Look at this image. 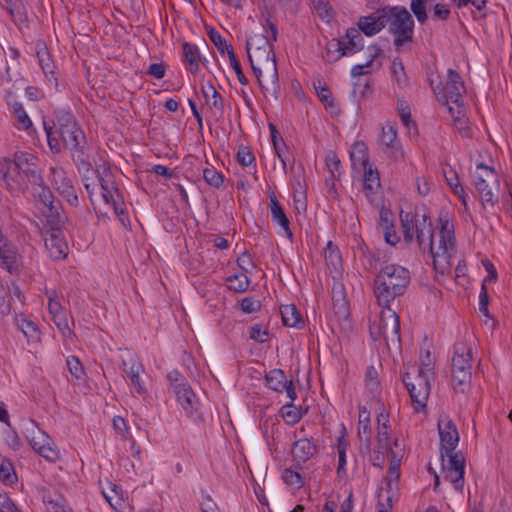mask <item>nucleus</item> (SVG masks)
Here are the masks:
<instances>
[{
	"label": "nucleus",
	"mask_w": 512,
	"mask_h": 512,
	"mask_svg": "<svg viewBox=\"0 0 512 512\" xmlns=\"http://www.w3.org/2000/svg\"><path fill=\"white\" fill-rule=\"evenodd\" d=\"M400 218L404 240L412 242L415 235L422 253H428L432 258L435 271L442 275L449 273L450 258L455 252L454 232L449 221L440 219L439 244L435 247L433 225L425 213L420 216L417 212L401 211Z\"/></svg>",
	"instance_id": "nucleus-1"
},
{
	"label": "nucleus",
	"mask_w": 512,
	"mask_h": 512,
	"mask_svg": "<svg viewBox=\"0 0 512 512\" xmlns=\"http://www.w3.org/2000/svg\"><path fill=\"white\" fill-rule=\"evenodd\" d=\"M410 282V272L398 264H389L380 269L374 280V294L382 307H388L391 302L406 291Z\"/></svg>",
	"instance_id": "nucleus-2"
},
{
	"label": "nucleus",
	"mask_w": 512,
	"mask_h": 512,
	"mask_svg": "<svg viewBox=\"0 0 512 512\" xmlns=\"http://www.w3.org/2000/svg\"><path fill=\"white\" fill-rule=\"evenodd\" d=\"M246 50L251 68L263 94L266 97L276 98L280 91V84L274 55L271 57L266 47H257L251 54L249 41L246 43Z\"/></svg>",
	"instance_id": "nucleus-3"
},
{
	"label": "nucleus",
	"mask_w": 512,
	"mask_h": 512,
	"mask_svg": "<svg viewBox=\"0 0 512 512\" xmlns=\"http://www.w3.org/2000/svg\"><path fill=\"white\" fill-rule=\"evenodd\" d=\"M389 32L394 36L393 45L400 51L406 44L413 42L414 20L405 7L393 6Z\"/></svg>",
	"instance_id": "nucleus-4"
},
{
	"label": "nucleus",
	"mask_w": 512,
	"mask_h": 512,
	"mask_svg": "<svg viewBox=\"0 0 512 512\" xmlns=\"http://www.w3.org/2000/svg\"><path fill=\"white\" fill-rule=\"evenodd\" d=\"M431 371L422 367L417 368V374L411 378V374L406 372L403 374V383L405 384L415 412H420L426 407V403L430 394V376Z\"/></svg>",
	"instance_id": "nucleus-5"
},
{
	"label": "nucleus",
	"mask_w": 512,
	"mask_h": 512,
	"mask_svg": "<svg viewBox=\"0 0 512 512\" xmlns=\"http://www.w3.org/2000/svg\"><path fill=\"white\" fill-rule=\"evenodd\" d=\"M54 132L59 136L65 147H76L85 136L77 125L75 117L69 111L59 109L55 111Z\"/></svg>",
	"instance_id": "nucleus-6"
},
{
	"label": "nucleus",
	"mask_w": 512,
	"mask_h": 512,
	"mask_svg": "<svg viewBox=\"0 0 512 512\" xmlns=\"http://www.w3.org/2000/svg\"><path fill=\"white\" fill-rule=\"evenodd\" d=\"M104 201L111 204L116 215L124 213V199L120 193L110 168H104L98 175Z\"/></svg>",
	"instance_id": "nucleus-7"
},
{
	"label": "nucleus",
	"mask_w": 512,
	"mask_h": 512,
	"mask_svg": "<svg viewBox=\"0 0 512 512\" xmlns=\"http://www.w3.org/2000/svg\"><path fill=\"white\" fill-rule=\"evenodd\" d=\"M442 459V467L446 471L448 479L456 490H462L464 486L465 458L462 454L453 451L445 453Z\"/></svg>",
	"instance_id": "nucleus-8"
},
{
	"label": "nucleus",
	"mask_w": 512,
	"mask_h": 512,
	"mask_svg": "<svg viewBox=\"0 0 512 512\" xmlns=\"http://www.w3.org/2000/svg\"><path fill=\"white\" fill-rule=\"evenodd\" d=\"M15 169L20 170L21 175L30 185H36L41 182V175L38 169V158L29 152L16 151L13 154Z\"/></svg>",
	"instance_id": "nucleus-9"
},
{
	"label": "nucleus",
	"mask_w": 512,
	"mask_h": 512,
	"mask_svg": "<svg viewBox=\"0 0 512 512\" xmlns=\"http://www.w3.org/2000/svg\"><path fill=\"white\" fill-rule=\"evenodd\" d=\"M0 178L11 191H25L29 188L20 170L15 169V163L7 157L0 159Z\"/></svg>",
	"instance_id": "nucleus-10"
},
{
	"label": "nucleus",
	"mask_w": 512,
	"mask_h": 512,
	"mask_svg": "<svg viewBox=\"0 0 512 512\" xmlns=\"http://www.w3.org/2000/svg\"><path fill=\"white\" fill-rule=\"evenodd\" d=\"M382 335H384V341L388 345L389 342L399 343L400 342V323L399 317L394 310L388 307H383V310L379 315Z\"/></svg>",
	"instance_id": "nucleus-11"
},
{
	"label": "nucleus",
	"mask_w": 512,
	"mask_h": 512,
	"mask_svg": "<svg viewBox=\"0 0 512 512\" xmlns=\"http://www.w3.org/2000/svg\"><path fill=\"white\" fill-rule=\"evenodd\" d=\"M45 247L53 260H62L67 256L68 245L61 229H49L43 234Z\"/></svg>",
	"instance_id": "nucleus-12"
},
{
	"label": "nucleus",
	"mask_w": 512,
	"mask_h": 512,
	"mask_svg": "<svg viewBox=\"0 0 512 512\" xmlns=\"http://www.w3.org/2000/svg\"><path fill=\"white\" fill-rule=\"evenodd\" d=\"M438 430L440 437V455L441 458L445 457V453H452L455 451L460 436L455 423L452 420H447L445 423L438 422Z\"/></svg>",
	"instance_id": "nucleus-13"
},
{
	"label": "nucleus",
	"mask_w": 512,
	"mask_h": 512,
	"mask_svg": "<svg viewBox=\"0 0 512 512\" xmlns=\"http://www.w3.org/2000/svg\"><path fill=\"white\" fill-rule=\"evenodd\" d=\"M380 147L382 152L394 161L401 160L404 157L402 147L397 141V131L393 126L389 125L382 128Z\"/></svg>",
	"instance_id": "nucleus-14"
},
{
	"label": "nucleus",
	"mask_w": 512,
	"mask_h": 512,
	"mask_svg": "<svg viewBox=\"0 0 512 512\" xmlns=\"http://www.w3.org/2000/svg\"><path fill=\"white\" fill-rule=\"evenodd\" d=\"M347 41L333 40L329 43V49L334 48L340 52L339 58L348 54L355 53L363 49V37L359 30L349 28L346 32Z\"/></svg>",
	"instance_id": "nucleus-15"
},
{
	"label": "nucleus",
	"mask_w": 512,
	"mask_h": 512,
	"mask_svg": "<svg viewBox=\"0 0 512 512\" xmlns=\"http://www.w3.org/2000/svg\"><path fill=\"white\" fill-rule=\"evenodd\" d=\"M173 392L188 417L194 420L201 419V413H199L200 402L188 384Z\"/></svg>",
	"instance_id": "nucleus-16"
},
{
	"label": "nucleus",
	"mask_w": 512,
	"mask_h": 512,
	"mask_svg": "<svg viewBox=\"0 0 512 512\" xmlns=\"http://www.w3.org/2000/svg\"><path fill=\"white\" fill-rule=\"evenodd\" d=\"M465 92L466 88L459 73L454 69H449L447 71L446 85L443 88L445 100L458 104Z\"/></svg>",
	"instance_id": "nucleus-17"
},
{
	"label": "nucleus",
	"mask_w": 512,
	"mask_h": 512,
	"mask_svg": "<svg viewBox=\"0 0 512 512\" xmlns=\"http://www.w3.org/2000/svg\"><path fill=\"white\" fill-rule=\"evenodd\" d=\"M267 386L276 391H286L287 396L293 402L296 399V391L293 382L286 379V375L281 369H272L265 376Z\"/></svg>",
	"instance_id": "nucleus-18"
},
{
	"label": "nucleus",
	"mask_w": 512,
	"mask_h": 512,
	"mask_svg": "<svg viewBox=\"0 0 512 512\" xmlns=\"http://www.w3.org/2000/svg\"><path fill=\"white\" fill-rule=\"evenodd\" d=\"M36 56L39 65L50 82L57 85V78L55 77V64L51 58L48 47L45 42L37 41L36 43Z\"/></svg>",
	"instance_id": "nucleus-19"
},
{
	"label": "nucleus",
	"mask_w": 512,
	"mask_h": 512,
	"mask_svg": "<svg viewBox=\"0 0 512 512\" xmlns=\"http://www.w3.org/2000/svg\"><path fill=\"white\" fill-rule=\"evenodd\" d=\"M269 199L272 221L283 228L287 237L291 238L293 233L290 229V222L284 212V209L273 192L269 195Z\"/></svg>",
	"instance_id": "nucleus-20"
},
{
	"label": "nucleus",
	"mask_w": 512,
	"mask_h": 512,
	"mask_svg": "<svg viewBox=\"0 0 512 512\" xmlns=\"http://www.w3.org/2000/svg\"><path fill=\"white\" fill-rule=\"evenodd\" d=\"M317 452V447L310 439L297 440L292 447V455L298 463H305Z\"/></svg>",
	"instance_id": "nucleus-21"
},
{
	"label": "nucleus",
	"mask_w": 512,
	"mask_h": 512,
	"mask_svg": "<svg viewBox=\"0 0 512 512\" xmlns=\"http://www.w3.org/2000/svg\"><path fill=\"white\" fill-rule=\"evenodd\" d=\"M451 370H468L471 371V349L464 343L455 345V352L452 358Z\"/></svg>",
	"instance_id": "nucleus-22"
},
{
	"label": "nucleus",
	"mask_w": 512,
	"mask_h": 512,
	"mask_svg": "<svg viewBox=\"0 0 512 512\" xmlns=\"http://www.w3.org/2000/svg\"><path fill=\"white\" fill-rule=\"evenodd\" d=\"M85 141H79L76 147H67L72 152V159L77 166L80 174L87 178V174L92 172V165L84 152Z\"/></svg>",
	"instance_id": "nucleus-23"
},
{
	"label": "nucleus",
	"mask_w": 512,
	"mask_h": 512,
	"mask_svg": "<svg viewBox=\"0 0 512 512\" xmlns=\"http://www.w3.org/2000/svg\"><path fill=\"white\" fill-rule=\"evenodd\" d=\"M473 184L480 196L483 207L484 208H487L488 206L494 207V205L499 200V191L500 190H496L494 192L492 189L489 188L490 184L485 182V180L473 182Z\"/></svg>",
	"instance_id": "nucleus-24"
},
{
	"label": "nucleus",
	"mask_w": 512,
	"mask_h": 512,
	"mask_svg": "<svg viewBox=\"0 0 512 512\" xmlns=\"http://www.w3.org/2000/svg\"><path fill=\"white\" fill-rule=\"evenodd\" d=\"M485 180L488 184H490V189H492L494 192L496 190H500V184L498 180L497 173L495 170L487 165L484 164H478L477 170L474 174V180L473 182Z\"/></svg>",
	"instance_id": "nucleus-25"
},
{
	"label": "nucleus",
	"mask_w": 512,
	"mask_h": 512,
	"mask_svg": "<svg viewBox=\"0 0 512 512\" xmlns=\"http://www.w3.org/2000/svg\"><path fill=\"white\" fill-rule=\"evenodd\" d=\"M452 386L456 393H467L471 388L472 372L468 370H451Z\"/></svg>",
	"instance_id": "nucleus-26"
},
{
	"label": "nucleus",
	"mask_w": 512,
	"mask_h": 512,
	"mask_svg": "<svg viewBox=\"0 0 512 512\" xmlns=\"http://www.w3.org/2000/svg\"><path fill=\"white\" fill-rule=\"evenodd\" d=\"M185 62L188 63V70L195 74L199 70L200 53L195 44L185 42L182 46Z\"/></svg>",
	"instance_id": "nucleus-27"
},
{
	"label": "nucleus",
	"mask_w": 512,
	"mask_h": 512,
	"mask_svg": "<svg viewBox=\"0 0 512 512\" xmlns=\"http://www.w3.org/2000/svg\"><path fill=\"white\" fill-rule=\"evenodd\" d=\"M47 223L50 226V229H61L62 225L65 221V216L61 213V206L59 204V201H57V204L54 206H50L45 210H42Z\"/></svg>",
	"instance_id": "nucleus-28"
},
{
	"label": "nucleus",
	"mask_w": 512,
	"mask_h": 512,
	"mask_svg": "<svg viewBox=\"0 0 512 512\" xmlns=\"http://www.w3.org/2000/svg\"><path fill=\"white\" fill-rule=\"evenodd\" d=\"M210 107L211 114L216 122H222L225 116V101L219 92L213 91V97L206 100Z\"/></svg>",
	"instance_id": "nucleus-29"
},
{
	"label": "nucleus",
	"mask_w": 512,
	"mask_h": 512,
	"mask_svg": "<svg viewBox=\"0 0 512 512\" xmlns=\"http://www.w3.org/2000/svg\"><path fill=\"white\" fill-rule=\"evenodd\" d=\"M282 322L287 327H298L302 318L294 305H286L281 308Z\"/></svg>",
	"instance_id": "nucleus-30"
},
{
	"label": "nucleus",
	"mask_w": 512,
	"mask_h": 512,
	"mask_svg": "<svg viewBox=\"0 0 512 512\" xmlns=\"http://www.w3.org/2000/svg\"><path fill=\"white\" fill-rule=\"evenodd\" d=\"M51 177L52 185L58 192L72 185L71 179L61 167H52Z\"/></svg>",
	"instance_id": "nucleus-31"
},
{
	"label": "nucleus",
	"mask_w": 512,
	"mask_h": 512,
	"mask_svg": "<svg viewBox=\"0 0 512 512\" xmlns=\"http://www.w3.org/2000/svg\"><path fill=\"white\" fill-rule=\"evenodd\" d=\"M228 287L235 292H245L249 287V278L246 273H238L227 278Z\"/></svg>",
	"instance_id": "nucleus-32"
},
{
	"label": "nucleus",
	"mask_w": 512,
	"mask_h": 512,
	"mask_svg": "<svg viewBox=\"0 0 512 512\" xmlns=\"http://www.w3.org/2000/svg\"><path fill=\"white\" fill-rule=\"evenodd\" d=\"M325 260L328 266L338 269L341 266V255L339 249L331 241L328 242L325 248Z\"/></svg>",
	"instance_id": "nucleus-33"
},
{
	"label": "nucleus",
	"mask_w": 512,
	"mask_h": 512,
	"mask_svg": "<svg viewBox=\"0 0 512 512\" xmlns=\"http://www.w3.org/2000/svg\"><path fill=\"white\" fill-rule=\"evenodd\" d=\"M16 321L17 326L21 329V331L28 339L37 338L38 328L37 325L32 320L26 318L24 315H20V317L17 318Z\"/></svg>",
	"instance_id": "nucleus-34"
},
{
	"label": "nucleus",
	"mask_w": 512,
	"mask_h": 512,
	"mask_svg": "<svg viewBox=\"0 0 512 512\" xmlns=\"http://www.w3.org/2000/svg\"><path fill=\"white\" fill-rule=\"evenodd\" d=\"M392 7L387 6L380 9H377L371 16L374 18L378 29L381 31L387 24L390 26V21L392 18Z\"/></svg>",
	"instance_id": "nucleus-35"
},
{
	"label": "nucleus",
	"mask_w": 512,
	"mask_h": 512,
	"mask_svg": "<svg viewBox=\"0 0 512 512\" xmlns=\"http://www.w3.org/2000/svg\"><path fill=\"white\" fill-rule=\"evenodd\" d=\"M43 502L48 506L51 512H73L71 508L64 505V498L62 496L52 497L51 495H45Z\"/></svg>",
	"instance_id": "nucleus-36"
},
{
	"label": "nucleus",
	"mask_w": 512,
	"mask_h": 512,
	"mask_svg": "<svg viewBox=\"0 0 512 512\" xmlns=\"http://www.w3.org/2000/svg\"><path fill=\"white\" fill-rule=\"evenodd\" d=\"M389 419H385V422L382 423V426H378L377 433V448L385 449L391 451V446L389 442Z\"/></svg>",
	"instance_id": "nucleus-37"
},
{
	"label": "nucleus",
	"mask_w": 512,
	"mask_h": 512,
	"mask_svg": "<svg viewBox=\"0 0 512 512\" xmlns=\"http://www.w3.org/2000/svg\"><path fill=\"white\" fill-rule=\"evenodd\" d=\"M282 415L286 423L289 425L298 423L302 418L301 409L295 407L292 403L286 404L282 407Z\"/></svg>",
	"instance_id": "nucleus-38"
},
{
	"label": "nucleus",
	"mask_w": 512,
	"mask_h": 512,
	"mask_svg": "<svg viewBox=\"0 0 512 512\" xmlns=\"http://www.w3.org/2000/svg\"><path fill=\"white\" fill-rule=\"evenodd\" d=\"M313 85L321 102L326 107H332L334 105V99L329 88L326 87L325 84H323L320 79H318L317 82L314 81Z\"/></svg>",
	"instance_id": "nucleus-39"
},
{
	"label": "nucleus",
	"mask_w": 512,
	"mask_h": 512,
	"mask_svg": "<svg viewBox=\"0 0 512 512\" xmlns=\"http://www.w3.org/2000/svg\"><path fill=\"white\" fill-rule=\"evenodd\" d=\"M428 0H411L410 10L416 17L419 23L423 24L427 21L426 4Z\"/></svg>",
	"instance_id": "nucleus-40"
},
{
	"label": "nucleus",
	"mask_w": 512,
	"mask_h": 512,
	"mask_svg": "<svg viewBox=\"0 0 512 512\" xmlns=\"http://www.w3.org/2000/svg\"><path fill=\"white\" fill-rule=\"evenodd\" d=\"M0 479L5 484H13L17 480L12 463L4 459L0 465Z\"/></svg>",
	"instance_id": "nucleus-41"
},
{
	"label": "nucleus",
	"mask_w": 512,
	"mask_h": 512,
	"mask_svg": "<svg viewBox=\"0 0 512 512\" xmlns=\"http://www.w3.org/2000/svg\"><path fill=\"white\" fill-rule=\"evenodd\" d=\"M358 27L366 36H373L380 32L374 18L369 16L360 17Z\"/></svg>",
	"instance_id": "nucleus-42"
},
{
	"label": "nucleus",
	"mask_w": 512,
	"mask_h": 512,
	"mask_svg": "<svg viewBox=\"0 0 512 512\" xmlns=\"http://www.w3.org/2000/svg\"><path fill=\"white\" fill-rule=\"evenodd\" d=\"M204 180L214 188H220L224 182L223 175L218 172L215 168H205L203 170Z\"/></svg>",
	"instance_id": "nucleus-43"
},
{
	"label": "nucleus",
	"mask_w": 512,
	"mask_h": 512,
	"mask_svg": "<svg viewBox=\"0 0 512 512\" xmlns=\"http://www.w3.org/2000/svg\"><path fill=\"white\" fill-rule=\"evenodd\" d=\"M364 189H368L370 191L374 190L375 188L380 186V178L379 173L376 171H373L371 166L364 167Z\"/></svg>",
	"instance_id": "nucleus-44"
},
{
	"label": "nucleus",
	"mask_w": 512,
	"mask_h": 512,
	"mask_svg": "<svg viewBox=\"0 0 512 512\" xmlns=\"http://www.w3.org/2000/svg\"><path fill=\"white\" fill-rule=\"evenodd\" d=\"M29 443L32 448L37 452L38 448L44 446L46 443L49 444L50 437L43 431L37 429V431H31L30 435H27Z\"/></svg>",
	"instance_id": "nucleus-45"
},
{
	"label": "nucleus",
	"mask_w": 512,
	"mask_h": 512,
	"mask_svg": "<svg viewBox=\"0 0 512 512\" xmlns=\"http://www.w3.org/2000/svg\"><path fill=\"white\" fill-rule=\"evenodd\" d=\"M326 166L329 169L332 178L338 179L340 177L341 162L335 152L329 151L325 158Z\"/></svg>",
	"instance_id": "nucleus-46"
},
{
	"label": "nucleus",
	"mask_w": 512,
	"mask_h": 512,
	"mask_svg": "<svg viewBox=\"0 0 512 512\" xmlns=\"http://www.w3.org/2000/svg\"><path fill=\"white\" fill-rule=\"evenodd\" d=\"M37 453L50 462H55L60 458L59 450L51 440L49 444L46 443L41 448H38Z\"/></svg>",
	"instance_id": "nucleus-47"
},
{
	"label": "nucleus",
	"mask_w": 512,
	"mask_h": 512,
	"mask_svg": "<svg viewBox=\"0 0 512 512\" xmlns=\"http://www.w3.org/2000/svg\"><path fill=\"white\" fill-rule=\"evenodd\" d=\"M370 49H373V53L370 54V59L365 64H357L352 67L351 75L353 77H358L368 73V71H366L365 69L371 66L373 60L377 57L378 53L380 52V49L377 46H372L370 47Z\"/></svg>",
	"instance_id": "nucleus-48"
},
{
	"label": "nucleus",
	"mask_w": 512,
	"mask_h": 512,
	"mask_svg": "<svg viewBox=\"0 0 512 512\" xmlns=\"http://www.w3.org/2000/svg\"><path fill=\"white\" fill-rule=\"evenodd\" d=\"M208 36L220 53L223 54L225 51L228 53L229 49H233V47L230 44H227L215 29L210 28Z\"/></svg>",
	"instance_id": "nucleus-49"
},
{
	"label": "nucleus",
	"mask_w": 512,
	"mask_h": 512,
	"mask_svg": "<svg viewBox=\"0 0 512 512\" xmlns=\"http://www.w3.org/2000/svg\"><path fill=\"white\" fill-rule=\"evenodd\" d=\"M351 160L354 162L357 158L361 161L363 167L368 166V157L366 155V147L362 142H356L350 152Z\"/></svg>",
	"instance_id": "nucleus-50"
},
{
	"label": "nucleus",
	"mask_w": 512,
	"mask_h": 512,
	"mask_svg": "<svg viewBox=\"0 0 512 512\" xmlns=\"http://www.w3.org/2000/svg\"><path fill=\"white\" fill-rule=\"evenodd\" d=\"M52 320L64 337H70L73 335V332L69 327L68 319L64 312L52 316Z\"/></svg>",
	"instance_id": "nucleus-51"
},
{
	"label": "nucleus",
	"mask_w": 512,
	"mask_h": 512,
	"mask_svg": "<svg viewBox=\"0 0 512 512\" xmlns=\"http://www.w3.org/2000/svg\"><path fill=\"white\" fill-rule=\"evenodd\" d=\"M43 124H44V130L46 132L47 141H48V145H49L50 149L55 153L60 152L61 145H60L59 139L57 137H55L56 133L54 132V127L49 125L46 121H44Z\"/></svg>",
	"instance_id": "nucleus-52"
},
{
	"label": "nucleus",
	"mask_w": 512,
	"mask_h": 512,
	"mask_svg": "<svg viewBox=\"0 0 512 512\" xmlns=\"http://www.w3.org/2000/svg\"><path fill=\"white\" fill-rule=\"evenodd\" d=\"M228 57H229V60H230V64H231L233 70L235 71L239 82L242 85H247L248 84V79L244 75V73L242 71V68H241V65H240L239 61L237 60L236 55H235L233 49H229Z\"/></svg>",
	"instance_id": "nucleus-53"
},
{
	"label": "nucleus",
	"mask_w": 512,
	"mask_h": 512,
	"mask_svg": "<svg viewBox=\"0 0 512 512\" xmlns=\"http://www.w3.org/2000/svg\"><path fill=\"white\" fill-rule=\"evenodd\" d=\"M67 367L69 372L76 378L81 379L84 374V368L80 360L75 356H70L67 358Z\"/></svg>",
	"instance_id": "nucleus-54"
},
{
	"label": "nucleus",
	"mask_w": 512,
	"mask_h": 512,
	"mask_svg": "<svg viewBox=\"0 0 512 512\" xmlns=\"http://www.w3.org/2000/svg\"><path fill=\"white\" fill-rule=\"evenodd\" d=\"M337 450L339 454L337 474L339 477H342L346 474L345 465H346V443L345 441L339 440L337 445Z\"/></svg>",
	"instance_id": "nucleus-55"
},
{
	"label": "nucleus",
	"mask_w": 512,
	"mask_h": 512,
	"mask_svg": "<svg viewBox=\"0 0 512 512\" xmlns=\"http://www.w3.org/2000/svg\"><path fill=\"white\" fill-rule=\"evenodd\" d=\"M370 412L365 406L359 407V434L362 432L365 434L370 433Z\"/></svg>",
	"instance_id": "nucleus-56"
},
{
	"label": "nucleus",
	"mask_w": 512,
	"mask_h": 512,
	"mask_svg": "<svg viewBox=\"0 0 512 512\" xmlns=\"http://www.w3.org/2000/svg\"><path fill=\"white\" fill-rule=\"evenodd\" d=\"M335 315L339 318H346L349 315V303L346 298H336L333 303Z\"/></svg>",
	"instance_id": "nucleus-57"
},
{
	"label": "nucleus",
	"mask_w": 512,
	"mask_h": 512,
	"mask_svg": "<svg viewBox=\"0 0 512 512\" xmlns=\"http://www.w3.org/2000/svg\"><path fill=\"white\" fill-rule=\"evenodd\" d=\"M14 114L23 129L27 130L32 126V122H31L30 118L28 117L26 111L22 107V105H20V104L14 105Z\"/></svg>",
	"instance_id": "nucleus-58"
},
{
	"label": "nucleus",
	"mask_w": 512,
	"mask_h": 512,
	"mask_svg": "<svg viewBox=\"0 0 512 512\" xmlns=\"http://www.w3.org/2000/svg\"><path fill=\"white\" fill-rule=\"evenodd\" d=\"M241 310L244 313H254L260 310V301L253 297H245L240 302Z\"/></svg>",
	"instance_id": "nucleus-59"
},
{
	"label": "nucleus",
	"mask_w": 512,
	"mask_h": 512,
	"mask_svg": "<svg viewBox=\"0 0 512 512\" xmlns=\"http://www.w3.org/2000/svg\"><path fill=\"white\" fill-rule=\"evenodd\" d=\"M451 15V10L447 4L438 3L433 7L432 17L436 20L446 21Z\"/></svg>",
	"instance_id": "nucleus-60"
},
{
	"label": "nucleus",
	"mask_w": 512,
	"mask_h": 512,
	"mask_svg": "<svg viewBox=\"0 0 512 512\" xmlns=\"http://www.w3.org/2000/svg\"><path fill=\"white\" fill-rule=\"evenodd\" d=\"M250 338L256 342L264 343L268 339V331L260 324H256L250 328Z\"/></svg>",
	"instance_id": "nucleus-61"
},
{
	"label": "nucleus",
	"mask_w": 512,
	"mask_h": 512,
	"mask_svg": "<svg viewBox=\"0 0 512 512\" xmlns=\"http://www.w3.org/2000/svg\"><path fill=\"white\" fill-rule=\"evenodd\" d=\"M254 160H255V157H254L253 153L249 150V148L241 147L238 150L237 161L241 166L247 167V166L251 165Z\"/></svg>",
	"instance_id": "nucleus-62"
},
{
	"label": "nucleus",
	"mask_w": 512,
	"mask_h": 512,
	"mask_svg": "<svg viewBox=\"0 0 512 512\" xmlns=\"http://www.w3.org/2000/svg\"><path fill=\"white\" fill-rule=\"evenodd\" d=\"M283 478H284V481L290 486L300 488L303 485V481H302L300 474L291 469L285 470Z\"/></svg>",
	"instance_id": "nucleus-63"
},
{
	"label": "nucleus",
	"mask_w": 512,
	"mask_h": 512,
	"mask_svg": "<svg viewBox=\"0 0 512 512\" xmlns=\"http://www.w3.org/2000/svg\"><path fill=\"white\" fill-rule=\"evenodd\" d=\"M1 512H21L14 501L7 494H0Z\"/></svg>",
	"instance_id": "nucleus-64"
}]
</instances>
